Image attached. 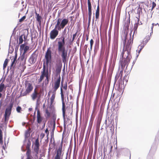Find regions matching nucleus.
<instances>
[{
	"label": "nucleus",
	"instance_id": "obj_45",
	"mask_svg": "<svg viewBox=\"0 0 159 159\" xmlns=\"http://www.w3.org/2000/svg\"><path fill=\"white\" fill-rule=\"evenodd\" d=\"M156 4L155 2H152V10L153 8L156 7Z\"/></svg>",
	"mask_w": 159,
	"mask_h": 159
},
{
	"label": "nucleus",
	"instance_id": "obj_24",
	"mask_svg": "<svg viewBox=\"0 0 159 159\" xmlns=\"http://www.w3.org/2000/svg\"><path fill=\"white\" fill-rule=\"evenodd\" d=\"M143 7V2H139V4L137 9V14H140V12H142V7Z\"/></svg>",
	"mask_w": 159,
	"mask_h": 159
},
{
	"label": "nucleus",
	"instance_id": "obj_59",
	"mask_svg": "<svg viewBox=\"0 0 159 159\" xmlns=\"http://www.w3.org/2000/svg\"><path fill=\"white\" fill-rule=\"evenodd\" d=\"M64 128L65 130L66 129V124H65V122L64 123Z\"/></svg>",
	"mask_w": 159,
	"mask_h": 159
},
{
	"label": "nucleus",
	"instance_id": "obj_11",
	"mask_svg": "<svg viewBox=\"0 0 159 159\" xmlns=\"http://www.w3.org/2000/svg\"><path fill=\"white\" fill-rule=\"evenodd\" d=\"M126 56H124V57H126V58L120 61V65L122 69L124 68L126 65L127 66L130 61V55H126Z\"/></svg>",
	"mask_w": 159,
	"mask_h": 159
},
{
	"label": "nucleus",
	"instance_id": "obj_42",
	"mask_svg": "<svg viewBox=\"0 0 159 159\" xmlns=\"http://www.w3.org/2000/svg\"><path fill=\"white\" fill-rule=\"evenodd\" d=\"M30 135V133H29V132L28 131H26L25 132V137L26 138H28L29 137Z\"/></svg>",
	"mask_w": 159,
	"mask_h": 159
},
{
	"label": "nucleus",
	"instance_id": "obj_47",
	"mask_svg": "<svg viewBox=\"0 0 159 159\" xmlns=\"http://www.w3.org/2000/svg\"><path fill=\"white\" fill-rule=\"evenodd\" d=\"M72 107L70 108H69V112H70V115H72L73 113V108H72Z\"/></svg>",
	"mask_w": 159,
	"mask_h": 159
},
{
	"label": "nucleus",
	"instance_id": "obj_1",
	"mask_svg": "<svg viewBox=\"0 0 159 159\" xmlns=\"http://www.w3.org/2000/svg\"><path fill=\"white\" fill-rule=\"evenodd\" d=\"M64 37H61L57 38V50L59 52H61V56L63 63L65 64L67 61V51L66 50L65 47V40Z\"/></svg>",
	"mask_w": 159,
	"mask_h": 159
},
{
	"label": "nucleus",
	"instance_id": "obj_10",
	"mask_svg": "<svg viewBox=\"0 0 159 159\" xmlns=\"http://www.w3.org/2000/svg\"><path fill=\"white\" fill-rule=\"evenodd\" d=\"M62 145L63 143L61 142L60 146L57 150L54 159H62L63 155H61Z\"/></svg>",
	"mask_w": 159,
	"mask_h": 159
},
{
	"label": "nucleus",
	"instance_id": "obj_21",
	"mask_svg": "<svg viewBox=\"0 0 159 159\" xmlns=\"http://www.w3.org/2000/svg\"><path fill=\"white\" fill-rule=\"evenodd\" d=\"M126 149L124 148H121L119 149L116 155L117 158L116 159H118L121 154L124 153L126 151Z\"/></svg>",
	"mask_w": 159,
	"mask_h": 159
},
{
	"label": "nucleus",
	"instance_id": "obj_55",
	"mask_svg": "<svg viewBox=\"0 0 159 159\" xmlns=\"http://www.w3.org/2000/svg\"><path fill=\"white\" fill-rule=\"evenodd\" d=\"M126 39V35L125 36V39L124 40V41L123 42V43H124V45H125V44Z\"/></svg>",
	"mask_w": 159,
	"mask_h": 159
},
{
	"label": "nucleus",
	"instance_id": "obj_31",
	"mask_svg": "<svg viewBox=\"0 0 159 159\" xmlns=\"http://www.w3.org/2000/svg\"><path fill=\"white\" fill-rule=\"evenodd\" d=\"M4 88H5V85L2 82L0 84V93L2 91Z\"/></svg>",
	"mask_w": 159,
	"mask_h": 159
},
{
	"label": "nucleus",
	"instance_id": "obj_52",
	"mask_svg": "<svg viewBox=\"0 0 159 159\" xmlns=\"http://www.w3.org/2000/svg\"><path fill=\"white\" fill-rule=\"evenodd\" d=\"M45 133L47 134H49V132L48 130V129L47 128L46 130H45Z\"/></svg>",
	"mask_w": 159,
	"mask_h": 159
},
{
	"label": "nucleus",
	"instance_id": "obj_28",
	"mask_svg": "<svg viewBox=\"0 0 159 159\" xmlns=\"http://www.w3.org/2000/svg\"><path fill=\"white\" fill-rule=\"evenodd\" d=\"M35 14L36 16V19L40 23H41V17L39 16V14H38L36 12H35Z\"/></svg>",
	"mask_w": 159,
	"mask_h": 159
},
{
	"label": "nucleus",
	"instance_id": "obj_7",
	"mask_svg": "<svg viewBox=\"0 0 159 159\" xmlns=\"http://www.w3.org/2000/svg\"><path fill=\"white\" fill-rule=\"evenodd\" d=\"M13 105V104L12 103H10L8 107L6 109L5 111L4 117L5 121L8 120L9 116L11 113V110Z\"/></svg>",
	"mask_w": 159,
	"mask_h": 159
},
{
	"label": "nucleus",
	"instance_id": "obj_12",
	"mask_svg": "<svg viewBox=\"0 0 159 159\" xmlns=\"http://www.w3.org/2000/svg\"><path fill=\"white\" fill-rule=\"evenodd\" d=\"M62 67V63L61 60L56 61L55 65L56 72L57 74L60 73L61 71Z\"/></svg>",
	"mask_w": 159,
	"mask_h": 159
},
{
	"label": "nucleus",
	"instance_id": "obj_60",
	"mask_svg": "<svg viewBox=\"0 0 159 159\" xmlns=\"http://www.w3.org/2000/svg\"><path fill=\"white\" fill-rule=\"evenodd\" d=\"M15 62V61H14L13 60V62H12V63L11 64V66H13V65L14 64V63Z\"/></svg>",
	"mask_w": 159,
	"mask_h": 159
},
{
	"label": "nucleus",
	"instance_id": "obj_58",
	"mask_svg": "<svg viewBox=\"0 0 159 159\" xmlns=\"http://www.w3.org/2000/svg\"><path fill=\"white\" fill-rule=\"evenodd\" d=\"M86 36V40L88 41V39H89V35L87 34Z\"/></svg>",
	"mask_w": 159,
	"mask_h": 159
},
{
	"label": "nucleus",
	"instance_id": "obj_20",
	"mask_svg": "<svg viewBox=\"0 0 159 159\" xmlns=\"http://www.w3.org/2000/svg\"><path fill=\"white\" fill-rule=\"evenodd\" d=\"M123 73V69H122L120 71L117 73L115 77V82L119 78H120V80H122V75Z\"/></svg>",
	"mask_w": 159,
	"mask_h": 159
},
{
	"label": "nucleus",
	"instance_id": "obj_2",
	"mask_svg": "<svg viewBox=\"0 0 159 159\" xmlns=\"http://www.w3.org/2000/svg\"><path fill=\"white\" fill-rule=\"evenodd\" d=\"M41 75L40 76L39 79L38 80V82L39 83H41L44 79V77H46L44 81L43 82V84H44L45 85L47 86L49 83V77L48 66L46 67V65L44 63L43 64L42 71H41Z\"/></svg>",
	"mask_w": 159,
	"mask_h": 159
},
{
	"label": "nucleus",
	"instance_id": "obj_40",
	"mask_svg": "<svg viewBox=\"0 0 159 159\" xmlns=\"http://www.w3.org/2000/svg\"><path fill=\"white\" fill-rule=\"evenodd\" d=\"M54 129H52L51 132V140H52V138H53L54 137Z\"/></svg>",
	"mask_w": 159,
	"mask_h": 159
},
{
	"label": "nucleus",
	"instance_id": "obj_46",
	"mask_svg": "<svg viewBox=\"0 0 159 159\" xmlns=\"http://www.w3.org/2000/svg\"><path fill=\"white\" fill-rule=\"evenodd\" d=\"M45 136V134L44 133H42L40 134V137L41 139V140Z\"/></svg>",
	"mask_w": 159,
	"mask_h": 159
},
{
	"label": "nucleus",
	"instance_id": "obj_54",
	"mask_svg": "<svg viewBox=\"0 0 159 159\" xmlns=\"http://www.w3.org/2000/svg\"><path fill=\"white\" fill-rule=\"evenodd\" d=\"M90 44H93L94 41L92 39L90 41Z\"/></svg>",
	"mask_w": 159,
	"mask_h": 159
},
{
	"label": "nucleus",
	"instance_id": "obj_16",
	"mask_svg": "<svg viewBox=\"0 0 159 159\" xmlns=\"http://www.w3.org/2000/svg\"><path fill=\"white\" fill-rule=\"evenodd\" d=\"M156 25V24H154V23H152L151 26V29L152 32L150 33V34H149L148 35H147L145 38L143 40V42L144 43H147L148 41L150 40V36H151V34L152 33V29L154 25Z\"/></svg>",
	"mask_w": 159,
	"mask_h": 159
},
{
	"label": "nucleus",
	"instance_id": "obj_35",
	"mask_svg": "<svg viewBox=\"0 0 159 159\" xmlns=\"http://www.w3.org/2000/svg\"><path fill=\"white\" fill-rule=\"evenodd\" d=\"M29 49V47L27 46H26L25 47L24 49V52L23 53L25 54L27 51Z\"/></svg>",
	"mask_w": 159,
	"mask_h": 159
},
{
	"label": "nucleus",
	"instance_id": "obj_32",
	"mask_svg": "<svg viewBox=\"0 0 159 159\" xmlns=\"http://www.w3.org/2000/svg\"><path fill=\"white\" fill-rule=\"evenodd\" d=\"M142 1L140 2H143V5L144 4L146 5L147 7H148V4H149V2L148 1V0H142Z\"/></svg>",
	"mask_w": 159,
	"mask_h": 159
},
{
	"label": "nucleus",
	"instance_id": "obj_36",
	"mask_svg": "<svg viewBox=\"0 0 159 159\" xmlns=\"http://www.w3.org/2000/svg\"><path fill=\"white\" fill-rule=\"evenodd\" d=\"M8 63V59H6L5 60L3 66V68L4 69L6 68Z\"/></svg>",
	"mask_w": 159,
	"mask_h": 159
},
{
	"label": "nucleus",
	"instance_id": "obj_17",
	"mask_svg": "<svg viewBox=\"0 0 159 159\" xmlns=\"http://www.w3.org/2000/svg\"><path fill=\"white\" fill-rule=\"evenodd\" d=\"M40 93L38 92L37 89L36 88L34 89V92L31 95V97L33 100H34L38 97Z\"/></svg>",
	"mask_w": 159,
	"mask_h": 159
},
{
	"label": "nucleus",
	"instance_id": "obj_5",
	"mask_svg": "<svg viewBox=\"0 0 159 159\" xmlns=\"http://www.w3.org/2000/svg\"><path fill=\"white\" fill-rule=\"evenodd\" d=\"M132 31H131L130 33V39H129L128 42L127 43L123 51L122 54V57H124V56H126V55H130V50L131 48V35L132 34Z\"/></svg>",
	"mask_w": 159,
	"mask_h": 159
},
{
	"label": "nucleus",
	"instance_id": "obj_62",
	"mask_svg": "<svg viewBox=\"0 0 159 159\" xmlns=\"http://www.w3.org/2000/svg\"><path fill=\"white\" fill-rule=\"evenodd\" d=\"M92 48H91V47H90V50H89V53H90L91 52V50H92Z\"/></svg>",
	"mask_w": 159,
	"mask_h": 159
},
{
	"label": "nucleus",
	"instance_id": "obj_22",
	"mask_svg": "<svg viewBox=\"0 0 159 159\" xmlns=\"http://www.w3.org/2000/svg\"><path fill=\"white\" fill-rule=\"evenodd\" d=\"M136 18L137 19V23H135L134 25V28H133L134 31L133 32V35H132V39H133L134 38V33H135V32L136 31H137V29L138 28V25H139V18H138L137 17H136Z\"/></svg>",
	"mask_w": 159,
	"mask_h": 159
},
{
	"label": "nucleus",
	"instance_id": "obj_41",
	"mask_svg": "<svg viewBox=\"0 0 159 159\" xmlns=\"http://www.w3.org/2000/svg\"><path fill=\"white\" fill-rule=\"evenodd\" d=\"M25 18H26V16H24L21 19H19V21L20 22H21L22 21H23Z\"/></svg>",
	"mask_w": 159,
	"mask_h": 159
},
{
	"label": "nucleus",
	"instance_id": "obj_13",
	"mask_svg": "<svg viewBox=\"0 0 159 159\" xmlns=\"http://www.w3.org/2000/svg\"><path fill=\"white\" fill-rule=\"evenodd\" d=\"M61 82V78L60 77L57 79L54 83V85L53 88V91L56 92L57 90L59 87Z\"/></svg>",
	"mask_w": 159,
	"mask_h": 159
},
{
	"label": "nucleus",
	"instance_id": "obj_29",
	"mask_svg": "<svg viewBox=\"0 0 159 159\" xmlns=\"http://www.w3.org/2000/svg\"><path fill=\"white\" fill-rule=\"evenodd\" d=\"M88 13H92L91 4L90 0H88Z\"/></svg>",
	"mask_w": 159,
	"mask_h": 159
},
{
	"label": "nucleus",
	"instance_id": "obj_53",
	"mask_svg": "<svg viewBox=\"0 0 159 159\" xmlns=\"http://www.w3.org/2000/svg\"><path fill=\"white\" fill-rule=\"evenodd\" d=\"M53 121L54 120H55L56 121V116L55 115H54L53 116Z\"/></svg>",
	"mask_w": 159,
	"mask_h": 159
},
{
	"label": "nucleus",
	"instance_id": "obj_30",
	"mask_svg": "<svg viewBox=\"0 0 159 159\" xmlns=\"http://www.w3.org/2000/svg\"><path fill=\"white\" fill-rule=\"evenodd\" d=\"M45 113L46 115V116H45L46 117V118L47 119V118H49L51 116V113L49 111L48 109H47L45 110Z\"/></svg>",
	"mask_w": 159,
	"mask_h": 159
},
{
	"label": "nucleus",
	"instance_id": "obj_18",
	"mask_svg": "<svg viewBox=\"0 0 159 159\" xmlns=\"http://www.w3.org/2000/svg\"><path fill=\"white\" fill-rule=\"evenodd\" d=\"M37 123L39 124H41L43 120V117L41 116L39 110H38L37 111Z\"/></svg>",
	"mask_w": 159,
	"mask_h": 159
},
{
	"label": "nucleus",
	"instance_id": "obj_63",
	"mask_svg": "<svg viewBox=\"0 0 159 159\" xmlns=\"http://www.w3.org/2000/svg\"><path fill=\"white\" fill-rule=\"evenodd\" d=\"M23 38L25 40L27 38L26 37L25 35H24Z\"/></svg>",
	"mask_w": 159,
	"mask_h": 159
},
{
	"label": "nucleus",
	"instance_id": "obj_33",
	"mask_svg": "<svg viewBox=\"0 0 159 159\" xmlns=\"http://www.w3.org/2000/svg\"><path fill=\"white\" fill-rule=\"evenodd\" d=\"M23 35H21L19 38V44H20L22 43L23 40Z\"/></svg>",
	"mask_w": 159,
	"mask_h": 159
},
{
	"label": "nucleus",
	"instance_id": "obj_61",
	"mask_svg": "<svg viewBox=\"0 0 159 159\" xmlns=\"http://www.w3.org/2000/svg\"><path fill=\"white\" fill-rule=\"evenodd\" d=\"M48 135L49 134H47V136H46V137H47V140H48Z\"/></svg>",
	"mask_w": 159,
	"mask_h": 159
},
{
	"label": "nucleus",
	"instance_id": "obj_9",
	"mask_svg": "<svg viewBox=\"0 0 159 159\" xmlns=\"http://www.w3.org/2000/svg\"><path fill=\"white\" fill-rule=\"evenodd\" d=\"M52 52L51 48H49L48 49L45 55V58L46 59V64L47 66H48L49 63L51 61V60Z\"/></svg>",
	"mask_w": 159,
	"mask_h": 159
},
{
	"label": "nucleus",
	"instance_id": "obj_57",
	"mask_svg": "<svg viewBox=\"0 0 159 159\" xmlns=\"http://www.w3.org/2000/svg\"><path fill=\"white\" fill-rule=\"evenodd\" d=\"M91 22V20H88V27L89 26Z\"/></svg>",
	"mask_w": 159,
	"mask_h": 159
},
{
	"label": "nucleus",
	"instance_id": "obj_23",
	"mask_svg": "<svg viewBox=\"0 0 159 159\" xmlns=\"http://www.w3.org/2000/svg\"><path fill=\"white\" fill-rule=\"evenodd\" d=\"M56 94V92H54V91L52 92V95L51 97L50 98V105H52L54 101V100L55 98Z\"/></svg>",
	"mask_w": 159,
	"mask_h": 159
},
{
	"label": "nucleus",
	"instance_id": "obj_39",
	"mask_svg": "<svg viewBox=\"0 0 159 159\" xmlns=\"http://www.w3.org/2000/svg\"><path fill=\"white\" fill-rule=\"evenodd\" d=\"M25 44H23L20 45V50L21 51H22L23 49L24 50V49L25 47Z\"/></svg>",
	"mask_w": 159,
	"mask_h": 159
},
{
	"label": "nucleus",
	"instance_id": "obj_15",
	"mask_svg": "<svg viewBox=\"0 0 159 159\" xmlns=\"http://www.w3.org/2000/svg\"><path fill=\"white\" fill-rule=\"evenodd\" d=\"M37 57V56L36 54L35 53H33L29 60L30 63L32 64H34L36 61Z\"/></svg>",
	"mask_w": 159,
	"mask_h": 159
},
{
	"label": "nucleus",
	"instance_id": "obj_3",
	"mask_svg": "<svg viewBox=\"0 0 159 159\" xmlns=\"http://www.w3.org/2000/svg\"><path fill=\"white\" fill-rule=\"evenodd\" d=\"M24 84L25 90L23 92L22 90L20 92V97L26 96L33 90V86L31 81L26 80Z\"/></svg>",
	"mask_w": 159,
	"mask_h": 159
},
{
	"label": "nucleus",
	"instance_id": "obj_34",
	"mask_svg": "<svg viewBox=\"0 0 159 159\" xmlns=\"http://www.w3.org/2000/svg\"><path fill=\"white\" fill-rule=\"evenodd\" d=\"M3 137H2V132L1 129H0V143H2Z\"/></svg>",
	"mask_w": 159,
	"mask_h": 159
},
{
	"label": "nucleus",
	"instance_id": "obj_44",
	"mask_svg": "<svg viewBox=\"0 0 159 159\" xmlns=\"http://www.w3.org/2000/svg\"><path fill=\"white\" fill-rule=\"evenodd\" d=\"M99 128H98V127H96V134L97 135V134L98 135V134L99 133Z\"/></svg>",
	"mask_w": 159,
	"mask_h": 159
},
{
	"label": "nucleus",
	"instance_id": "obj_48",
	"mask_svg": "<svg viewBox=\"0 0 159 159\" xmlns=\"http://www.w3.org/2000/svg\"><path fill=\"white\" fill-rule=\"evenodd\" d=\"M92 13H88V20H91Z\"/></svg>",
	"mask_w": 159,
	"mask_h": 159
},
{
	"label": "nucleus",
	"instance_id": "obj_56",
	"mask_svg": "<svg viewBox=\"0 0 159 159\" xmlns=\"http://www.w3.org/2000/svg\"><path fill=\"white\" fill-rule=\"evenodd\" d=\"M16 59H17V55H16L13 59V61H16Z\"/></svg>",
	"mask_w": 159,
	"mask_h": 159
},
{
	"label": "nucleus",
	"instance_id": "obj_43",
	"mask_svg": "<svg viewBox=\"0 0 159 159\" xmlns=\"http://www.w3.org/2000/svg\"><path fill=\"white\" fill-rule=\"evenodd\" d=\"M21 109V107L20 106H18L17 107L16 110L18 112H20Z\"/></svg>",
	"mask_w": 159,
	"mask_h": 159
},
{
	"label": "nucleus",
	"instance_id": "obj_4",
	"mask_svg": "<svg viewBox=\"0 0 159 159\" xmlns=\"http://www.w3.org/2000/svg\"><path fill=\"white\" fill-rule=\"evenodd\" d=\"M63 88L65 90H66L67 89V84L66 83L65 84H64L63 85V82L62 81L61 83V97L62 101V116L64 118V120L65 119V113H66V109H65V104L64 101V95L63 94V90L62 89Z\"/></svg>",
	"mask_w": 159,
	"mask_h": 159
},
{
	"label": "nucleus",
	"instance_id": "obj_37",
	"mask_svg": "<svg viewBox=\"0 0 159 159\" xmlns=\"http://www.w3.org/2000/svg\"><path fill=\"white\" fill-rule=\"evenodd\" d=\"M31 153H26L27 156L26 159H32V157L31 155Z\"/></svg>",
	"mask_w": 159,
	"mask_h": 159
},
{
	"label": "nucleus",
	"instance_id": "obj_49",
	"mask_svg": "<svg viewBox=\"0 0 159 159\" xmlns=\"http://www.w3.org/2000/svg\"><path fill=\"white\" fill-rule=\"evenodd\" d=\"M109 144L110 145V152L111 153L112 151V148H113V146L111 145V143H109Z\"/></svg>",
	"mask_w": 159,
	"mask_h": 159
},
{
	"label": "nucleus",
	"instance_id": "obj_8",
	"mask_svg": "<svg viewBox=\"0 0 159 159\" xmlns=\"http://www.w3.org/2000/svg\"><path fill=\"white\" fill-rule=\"evenodd\" d=\"M60 30L58 29V27L55 25L54 28L50 32L49 36L50 39L51 40L54 39L58 35L59 31Z\"/></svg>",
	"mask_w": 159,
	"mask_h": 159
},
{
	"label": "nucleus",
	"instance_id": "obj_26",
	"mask_svg": "<svg viewBox=\"0 0 159 159\" xmlns=\"http://www.w3.org/2000/svg\"><path fill=\"white\" fill-rule=\"evenodd\" d=\"M99 10H100V7H99V3L98 2V5L97 6V10H96V13H95V17L96 19H98L99 18Z\"/></svg>",
	"mask_w": 159,
	"mask_h": 159
},
{
	"label": "nucleus",
	"instance_id": "obj_64",
	"mask_svg": "<svg viewBox=\"0 0 159 159\" xmlns=\"http://www.w3.org/2000/svg\"><path fill=\"white\" fill-rule=\"evenodd\" d=\"M107 57L106 58V59L105 63V64H106V63L107 62Z\"/></svg>",
	"mask_w": 159,
	"mask_h": 159
},
{
	"label": "nucleus",
	"instance_id": "obj_51",
	"mask_svg": "<svg viewBox=\"0 0 159 159\" xmlns=\"http://www.w3.org/2000/svg\"><path fill=\"white\" fill-rule=\"evenodd\" d=\"M87 47H88V45H87L85 44L84 45V48H85V54H86V52H87Z\"/></svg>",
	"mask_w": 159,
	"mask_h": 159
},
{
	"label": "nucleus",
	"instance_id": "obj_14",
	"mask_svg": "<svg viewBox=\"0 0 159 159\" xmlns=\"http://www.w3.org/2000/svg\"><path fill=\"white\" fill-rule=\"evenodd\" d=\"M34 144V150L36 154H38L39 150V147L40 146L38 138L35 140Z\"/></svg>",
	"mask_w": 159,
	"mask_h": 159
},
{
	"label": "nucleus",
	"instance_id": "obj_6",
	"mask_svg": "<svg viewBox=\"0 0 159 159\" xmlns=\"http://www.w3.org/2000/svg\"><path fill=\"white\" fill-rule=\"evenodd\" d=\"M61 19L59 18L57 20L56 25L58 27V29L61 30L63 29L65 26L68 24L69 20L67 19H63L61 21Z\"/></svg>",
	"mask_w": 159,
	"mask_h": 159
},
{
	"label": "nucleus",
	"instance_id": "obj_50",
	"mask_svg": "<svg viewBox=\"0 0 159 159\" xmlns=\"http://www.w3.org/2000/svg\"><path fill=\"white\" fill-rule=\"evenodd\" d=\"M55 125H56V122H55V120L53 121V128L52 129H55Z\"/></svg>",
	"mask_w": 159,
	"mask_h": 159
},
{
	"label": "nucleus",
	"instance_id": "obj_27",
	"mask_svg": "<svg viewBox=\"0 0 159 159\" xmlns=\"http://www.w3.org/2000/svg\"><path fill=\"white\" fill-rule=\"evenodd\" d=\"M31 144L30 142L29 141L26 146V149H27L26 153H31V150L30 149Z\"/></svg>",
	"mask_w": 159,
	"mask_h": 159
},
{
	"label": "nucleus",
	"instance_id": "obj_25",
	"mask_svg": "<svg viewBox=\"0 0 159 159\" xmlns=\"http://www.w3.org/2000/svg\"><path fill=\"white\" fill-rule=\"evenodd\" d=\"M102 119V116H101L99 115L97 119L96 127L98 128H100V124L101 122Z\"/></svg>",
	"mask_w": 159,
	"mask_h": 159
},
{
	"label": "nucleus",
	"instance_id": "obj_38",
	"mask_svg": "<svg viewBox=\"0 0 159 159\" xmlns=\"http://www.w3.org/2000/svg\"><path fill=\"white\" fill-rule=\"evenodd\" d=\"M77 33H78V31H77L75 34H73V37H72V42L73 41H74V40H75V37L77 35Z\"/></svg>",
	"mask_w": 159,
	"mask_h": 159
},
{
	"label": "nucleus",
	"instance_id": "obj_19",
	"mask_svg": "<svg viewBox=\"0 0 159 159\" xmlns=\"http://www.w3.org/2000/svg\"><path fill=\"white\" fill-rule=\"evenodd\" d=\"M25 54L23 53L18 58V60L20 61V64L21 63L23 64H25L26 61V58L25 57Z\"/></svg>",
	"mask_w": 159,
	"mask_h": 159
}]
</instances>
